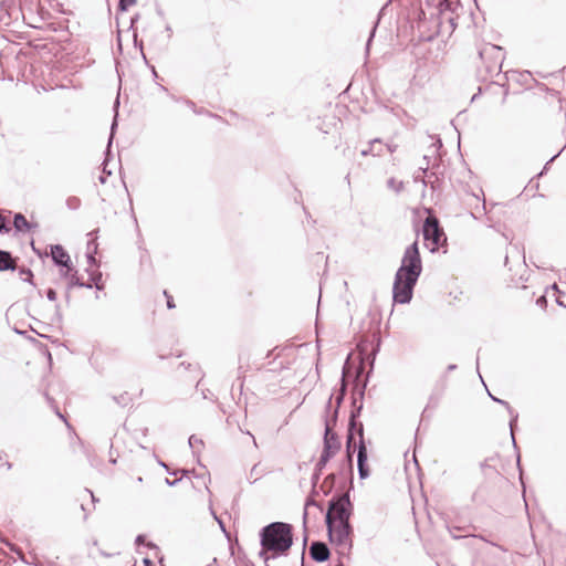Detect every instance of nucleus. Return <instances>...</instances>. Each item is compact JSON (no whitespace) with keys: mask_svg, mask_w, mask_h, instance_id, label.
<instances>
[{"mask_svg":"<svg viewBox=\"0 0 566 566\" xmlns=\"http://www.w3.org/2000/svg\"><path fill=\"white\" fill-rule=\"evenodd\" d=\"M354 512V505L349 497V492L336 493L328 502V509L325 513V525L328 542L349 553L353 548L354 530L350 524V516Z\"/></svg>","mask_w":566,"mask_h":566,"instance_id":"1","label":"nucleus"},{"mask_svg":"<svg viewBox=\"0 0 566 566\" xmlns=\"http://www.w3.org/2000/svg\"><path fill=\"white\" fill-rule=\"evenodd\" d=\"M260 551L258 556L269 566L270 559L286 556L293 545V526L285 522H271L259 532Z\"/></svg>","mask_w":566,"mask_h":566,"instance_id":"2","label":"nucleus"},{"mask_svg":"<svg viewBox=\"0 0 566 566\" xmlns=\"http://www.w3.org/2000/svg\"><path fill=\"white\" fill-rule=\"evenodd\" d=\"M479 56L482 61V65L478 70V76L481 81L495 83L492 81L494 76H500L502 72V64L504 60V51L501 46L494 44H485L480 51ZM500 84V82H496ZM505 84L503 83L502 86Z\"/></svg>","mask_w":566,"mask_h":566,"instance_id":"3","label":"nucleus"},{"mask_svg":"<svg viewBox=\"0 0 566 566\" xmlns=\"http://www.w3.org/2000/svg\"><path fill=\"white\" fill-rule=\"evenodd\" d=\"M396 273L409 275L417 279L420 277L422 273V261L417 240L406 248L401 259V264L396 271Z\"/></svg>","mask_w":566,"mask_h":566,"instance_id":"4","label":"nucleus"},{"mask_svg":"<svg viewBox=\"0 0 566 566\" xmlns=\"http://www.w3.org/2000/svg\"><path fill=\"white\" fill-rule=\"evenodd\" d=\"M419 279L403 274H395L392 284V301L397 304H409Z\"/></svg>","mask_w":566,"mask_h":566,"instance_id":"5","label":"nucleus"},{"mask_svg":"<svg viewBox=\"0 0 566 566\" xmlns=\"http://www.w3.org/2000/svg\"><path fill=\"white\" fill-rule=\"evenodd\" d=\"M422 235L426 242H430V251L436 252L447 240L443 229L440 227L439 220L434 216H428L422 226Z\"/></svg>","mask_w":566,"mask_h":566,"instance_id":"6","label":"nucleus"},{"mask_svg":"<svg viewBox=\"0 0 566 566\" xmlns=\"http://www.w3.org/2000/svg\"><path fill=\"white\" fill-rule=\"evenodd\" d=\"M340 448L342 443L338 434L328 428L327 430H324L321 457L329 461L340 450Z\"/></svg>","mask_w":566,"mask_h":566,"instance_id":"7","label":"nucleus"},{"mask_svg":"<svg viewBox=\"0 0 566 566\" xmlns=\"http://www.w3.org/2000/svg\"><path fill=\"white\" fill-rule=\"evenodd\" d=\"M310 557L316 563H324L331 558V549L325 542L313 541L310 546Z\"/></svg>","mask_w":566,"mask_h":566,"instance_id":"8","label":"nucleus"},{"mask_svg":"<svg viewBox=\"0 0 566 566\" xmlns=\"http://www.w3.org/2000/svg\"><path fill=\"white\" fill-rule=\"evenodd\" d=\"M50 255L55 266L67 269L70 268L71 258L67 251L61 244H51Z\"/></svg>","mask_w":566,"mask_h":566,"instance_id":"9","label":"nucleus"},{"mask_svg":"<svg viewBox=\"0 0 566 566\" xmlns=\"http://www.w3.org/2000/svg\"><path fill=\"white\" fill-rule=\"evenodd\" d=\"M357 471L360 480H366L370 475L367 446H357Z\"/></svg>","mask_w":566,"mask_h":566,"instance_id":"10","label":"nucleus"},{"mask_svg":"<svg viewBox=\"0 0 566 566\" xmlns=\"http://www.w3.org/2000/svg\"><path fill=\"white\" fill-rule=\"evenodd\" d=\"M489 396L491 397V399L502 406H504L511 417L510 419V432H511V437H512V442H513V446L515 449H517V446H516V441H515V437H514V429L516 427V423H517V419H518V413L510 406V403L503 399H500L493 395H491L489 392Z\"/></svg>","mask_w":566,"mask_h":566,"instance_id":"11","label":"nucleus"},{"mask_svg":"<svg viewBox=\"0 0 566 566\" xmlns=\"http://www.w3.org/2000/svg\"><path fill=\"white\" fill-rule=\"evenodd\" d=\"M348 480V489L345 492H349L354 489V462L352 459H344L339 463L338 473Z\"/></svg>","mask_w":566,"mask_h":566,"instance_id":"12","label":"nucleus"},{"mask_svg":"<svg viewBox=\"0 0 566 566\" xmlns=\"http://www.w3.org/2000/svg\"><path fill=\"white\" fill-rule=\"evenodd\" d=\"M332 399H333V395L329 396L327 402H326V406H325V417H324V430H327L331 429V430H334L336 423H337V420H338V410L337 408H334L332 410Z\"/></svg>","mask_w":566,"mask_h":566,"instance_id":"13","label":"nucleus"},{"mask_svg":"<svg viewBox=\"0 0 566 566\" xmlns=\"http://www.w3.org/2000/svg\"><path fill=\"white\" fill-rule=\"evenodd\" d=\"M18 258H14L10 251L0 249V272L15 271Z\"/></svg>","mask_w":566,"mask_h":566,"instance_id":"14","label":"nucleus"},{"mask_svg":"<svg viewBox=\"0 0 566 566\" xmlns=\"http://www.w3.org/2000/svg\"><path fill=\"white\" fill-rule=\"evenodd\" d=\"M13 228L17 232H29L38 228L36 222H29L24 214L17 212L13 216Z\"/></svg>","mask_w":566,"mask_h":566,"instance_id":"15","label":"nucleus"},{"mask_svg":"<svg viewBox=\"0 0 566 566\" xmlns=\"http://www.w3.org/2000/svg\"><path fill=\"white\" fill-rule=\"evenodd\" d=\"M363 371H364V365L361 364L359 369L357 370V375H356V378L354 380V388H353V395H352V399L354 397H356L357 401H363L364 400L365 390H366L367 382H368V378H367L363 384H360L359 377H360V374Z\"/></svg>","mask_w":566,"mask_h":566,"instance_id":"16","label":"nucleus"},{"mask_svg":"<svg viewBox=\"0 0 566 566\" xmlns=\"http://www.w3.org/2000/svg\"><path fill=\"white\" fill-rule=\"evenodd\" d=\"M98 230H94L92 232L88 233L90 237H94V239H91L88 242H87V253H86V259H87V264L90 266H98L97 264V260L95 258V254L97 252V243L95 241L96 239V234H97Z\"/></svg>","mask_w":566,"mask_h":566,"instance_id":"17","label":"nucleus"},{"mask_svg":"<svg viewBox=\"0 0 566 566\" xmlns=\"http://www.w3.org/2000/svg\"><path fill=\"white\" fill-rule=\"evenodd\" d=\"M327 463H328V460L319 457L318 461L315 464L314 472H313L312 478H311V484H312L313 493H316V488H317L318 482L321 480V475H322L324 469L326 468Z\"/></svg>","mask_w":566,"mask_h":566,"instance_id":"18","label":"nucleus"},{"mask_svg":"<svg viewBox=\"0 0 566 566\" xmlns=\"http://www.w3.org/2000/svg\"><path fill=\"white\" fill-rule=\"evenodd\" d=\"M347 434H350L352 440L356 442V437L358 438L357 446H366L365 436H364V424L361 421H356L355 428H350V421H348Z\"/></svg>","mask_w":566,"mask_h":566,"instance_id":"19","label":"nucleus"},{"mask_svg":"<svg viewBox=\"0 0 566 566\" xmlns=\"http://www.w3.org/2000/svg\"><path fill=\"white\" fill-rule=\"evenodd\" d=\"M460 530H461V527H458V526H453V527L449 528L452 537L455 538V539L471 536V537H474V538H479V539H481V541H483L485 543H489L492 546H495V547L500 548L502 552H506V548H504L502 545H500L497 543H494V542H491L490 539H488L482 534H468V535L462 536V535H458L457 532H454V531H460Z\"/></svg>","mask_w":566,"mask_h":566,"instance_id":"20","label":"nucleus"},{"mask_svg":"<svg viewBox=\"0 0 566 566\" xmlns=\"http://www.w3.org/2000/svg\"><path fill=\"white\" fill-rule=\"evenodd\" d=\"M352 407L348 421H350V428L353 429L356 426V421H359L358 418L360 417L364 403L363 401H357V398L354 397L352 399Z\"/></svg>","mask_w":566,"mask_h":566,"instance_id":"21","label":"nucleus"},{"mask_svg":"<svg viewBox=\"0 0 566 566\" xmlns=\"http://www.w3.org/2000/svg\"><path fill=\"white\" fill-rule=\"evenodd\" d=\"M380 143H381V142H380V139H379V138H375V139L370 140V142H369L368 147H367V148H365V149H363V150L360 151V155H361L363 157H366V156H368V155H373V156H381V154H382V148H381V147L376 148V145H377V144H380Z\"/></svg>","mask_w":566,"mask_h":566,"instance_id":"22","label":"nucleus"},{"mask_svg":"<svg viewBox=\"0 0 566 566\" xmlns=\"http://www.w3.org/2000/svg\"><path fill=\"white\" fill-rule=\"evenodd\" d=\"M459 6V1L439 0L437 8L441 14L450 11L453 12Z\"/></svg>","mask_w":566,"mask_h":566,"instance_id":"23","label":"nucleus"},{"mask_svg":"<svg viewBox=\"0 0 566 566\" xmlns=\"http://www.w3.org/2000/svg\"><path fill=\"white\" fill-rule=\"evenodd\" d=\"M69 283H67V287H66V302L69 303L70 302V291L73 289V287H82V285H84V281H82L78 276H77V272L73 273L69 279Z\"/></svg>","mask_w":566,"mask_h":566,"instance_id":"24","label":"nucleus"},{"mask_svg":"<svg viewBox=\"0 0 566 566\" xmlns=\"http://www.w3.org/2000/svg\"><path fill=\"white\" fill-rule=\"evenodd\" d=\"M90 281L94 284L95 289L102 291L104 289V284L102 283V273L98 270H90L87 269Z\"/></svg>","mask_w":566,"mask_h":566,"instance_id":"25","label":"nucleus"},{"mask_svg":"<svg viewBox=\"0 0 566 566\" xmlns=\"http://www.w3.org/2000/svg\"><path fill=\"white\" fill-rule=\"evenodd\" d=\"M355 450L357 451V444L354 440H352L350 434L346 436V457L345 459H352V462H354V453Z\"/></svg>","mask_w":566,"mask_h":566,"instance_id":"26","label":"nucleus"},{"mask_svg":"<svg viewBox=\"0 0 566 566\" xmlns=\"http://www.w3.org/2000/svg\"><path fill=\"white\" fill-rule=\"evenodd\" d=\"M19 275L23 282L29 283L32 286H35L33 282V272L31 271V269L25 266L19 268Z\"/></svg>","mask_w":566,"mask_h":566,"instance_id":"27","label":"nucleus"},{"mask_svg":"<svg viewBox=\"0 0 566 566\" xmlns=\"http://www.w3.org/2000/svg\"><path fill=\"white\" fill-rule=\"evenodd\" d=\"M387 187L396 193H399L403 189V182L391 177L387 180Z\"/></svg>","mask_w":566,"mask_h":566,"instance_id":"28","label":"nucleus"},{"mask_svg":"<svg viewBox=\"0 0 566 566\" xmlns=\"http://www.w3.org/2000/svg\"><path fill=\"white\" fill-rule=\"evenodd\" d=\"M441 396H442V390L440 392H438V394H432L429 397V403H428L427 408H424V410L422 411V419L426 417L427 410H428L429 407H433L434 408V407L438 406Z\"/></svg>","mask_w":566,"mask_h":566,"instance_id":"29","label":"nucleus"},{"mask_svg":"<svg viewBox=\"0 0 566 566\" xmlns=\"http://www.w3.org/2000/svg\"><path fill=\"white\" fill-rule=\"evenodd\" d=\"M113 400L122 407H126L132 402V398L127 392L120 394L118 396H113Z\"/></svg>","mask_w":566,"mask_h":566,"instance_id":"30","label":"nucleus"},{"mask_svg":"<svg viewBox=\"0 0 566 566\" xmlns=\"http://www.w3.org/2000/svg\"><path fill=\"white\" fill-rule=\"evenodd\" d=\"M81 199L76 196H70L66 201H65V205L66 207L70 209V210H77L80 209L81 207Z\"/></svg>","mask_w":566,"mask_h":566,"instance_id":"31","label":"nucleus"},{"mask_svg":"<svg viewBox=\"0 0 566 566\" xmlns=\"http://www.w3.org/2000/svg\"><path fill=\"white\" fill-rule=\"evenodd\" d=\"M261 475H262V473L259 471V464L256 463L250 470L249 479H253V480H250V483L256 482Z\"/></svg>","mask_w":566,"mask_h":566,"instance_id":"32","label":"nucleus"},{"mask_svg":"<svg viewBox=\"0 0 566 566\" xmlns=\"http://www.w3.org/2000/svg\"><path fill=\"white\" fill-rule=\"evenodd\" d=\"M1 541L9 547V549L11 552H14L20 557L21 560L25 562L21 548H19L17 545H14L13 543H11L9 541H3V539H1Z\"/></svg>","mask_w":566,"mask_h":566,"instance_id":"33","label":"nucleus"},{"mask_svg":"<svg viewBox=\"0 0 566 566\" xmlns=\"http://www.w3.org/2000/svg\"><path fill=\"white\" fill-rule=\"evenodd\" d=\"M137 0H119L117 9L120 12H125L128 10V8L136 3Z\"/></svg>","mask_w":566,"mask_h":566,"instance_id":"34","label":"nucleus"},{"mask_svg":"<svg viewBox=\"0 0 566 566\" xmlns=\"http://www.w3.org/2000/svg\"><path fill=\"white\" fill-rule=\"evenodd\" d=\"M189 447L192 449L193 454H196V446L200 444L203 446V441L199 438H197L195 434H191L188 439Z\"/></svg>","mask_w":566,"mask_h":566,"instance_id":"35","label":"nucleus"},{"mask_svg":"<svg viewBox=\"0 0 566 566\" xmlns=\"http://www.w3.org/2000/svg\"><path fill=\"white\" fill-rule=\"evenodd\" d=\"M379 19L380 17H378L377 21L374 23L371 30H370V33H369V36H368V40H367V43H366V52L368 53L369 52V46H370V43L376 34V30H377V27H378V23H379Z\"/></svg>","mask_w":566,"mask_h":566,"instance_id":"36","label":"nucleus"},{"mask_svg":"<svg viewBox=\"0 0 566 566\" xmlns=\"http://www.w3.org/2000/svg\"><path fill=\"white\" fill-rule=\"evenodd\" d=\"M77 272L73 265V263L71 262V265L70 268H60V274L62 277L64 279H69L73 273Z\"/></svg>","mask_w":566,"mask_h":566,"instance_id":"37","label":"nucleus"},{"mask_svg":"<svg viewBox=\"0 0 566 566\" xmlns=\"http://www.w3.org/2000/svg\"><path fill=\"white\" fill-rule=\"evenodd\" d=\"M11 228L6 217L0 214V233H9Z\"/></svg>","mask_w":566,"mask_h":566,"instance_id":"38","label":"nucleus"},{"mask_svg":"<svg viewBox=\"0 0 566 566\" xmlns=\"http://www.w3.org/2000/svg\"><path fill=\"white\" fill-rule=\"evenodd\" d=\"M169 475H177L178 473H181L182 476H189V474L193 473V470H187V469H180V470H170L168 468V471H166Z\"/></svg>","mask_w":566,"mask_h":566,"instance_id":"39","label":"nucleus"},{"mask_svg":"<svg viewBox=\"0 0 566 566\" xmlns=\"http://www.w3.org/2000/svg\"><path fill=\"white\" fill-rule=\"evenodd\" d=\"M345 369H346V365L343 368V375H342V379H340V388L338 390V394H340L343 396H346V392H347V382L345 380Z\"/></svg>","mask_w":566,"mask_h":566,"instance_id":"40","label":"nucleus"},{"mask_svg":"<svg viewBox=\"0 0 566 566\" xmlns=\"http://www.w3.org/2000/svg\"><path fill=\"white\" fill-rule=\"evenodd\" d=\"M336 478H337V474L336 473H329L323 483L327 484V486H332L334 489L335 486V483H336Z\"/></svg>","mask_w":566,"mask_h":566,"instance_id":"41","label":"nucleus"},{"mask_svg":"<svg viewBox=\"0 0 566 566\" xmlns=\"http://www.w3.org/2000/svg\"><path fill=\"white\" fill-rule=\"evenodd\" d=\"M317 494H318L317 491H316V493H313V491H312L311 495L306 499L305 506L321 507V505L314 500V496L317 495Z\"/></svg>","mask_w":566,"mask_h":566,"instance_id":"42","label":"nucleus"},{"mask_svg":"<svg viewBox=\"0 0 566 566\" xmlns=\"http://www.w3.org/2000/svg\"><path fill=\"white\" fill-rule=\"evenodd\" d=\"M45 293H46V298L49 301L53 302V301L56 300L57 294H56V291L54 289L49 287Z\"/></svg>","mask_w":566,"mask_h":566,"instance_id":"43","label":"nucleus"},{"mask_svg":"<svg viewBox=\"0 0 566 566\" xmlns=\"http://www.w3.org/2000/svg\"><path fill=\"white\" fill-rule=\"evenodd\" d=\"M164 294H165V296H166V298H167V307H168L169 310L175 308V307H176V305H175V302H174L172 296H171V295H169V294L167 293V291H164Z\"/></svg>","mask_w":566,"mask_h":566,"instance_id":"44","label":"nucleus"},{"mask_svg":"<svg viewBox=\"0 0 566 566\" xmlns=\"http://www.w3.org/2000/svg\"><path fill=\"white\" fill-rule=\"evenodd\" d=\"M51 409L54 411V413H55L60 419H62V420H63V421L69 426V422H67L66 418L64 417V415H63V413H61V411H60V409H59L57 405H54L53 407H51Z\"/></svg>","mask_w":566,"mask_h":566,"instance_id":"45","label":"nucleus"},{"mask_svg":"<svg viewBox=\"0 0 566 566\" xmlns=\"http://www.w3.org/2000/svg\"><path fill=\"white\" fill-rule=\"evenodd\" d=\"M135 544L138 546L146 545V536L144 534H138L136 536Z\"/></svg>","mask_w":566,"mask_h":566,"instance_id":"46","label":"nucleus"},{"mask_svg":"<svg viewBox=\"0 0 566 566\" xmlns=\"http://www.w3.org/2000/svg\"><path fill=\"white\" fill-rule=\"evenodd\" d=\"M536 305L544 308L546 307L547 305V300L544 295L539 296L537 300H536Z\"/></svg>","mask_w":566,"mask_h":566,"instance_id":"47","label":"nucleus"},{"mask_svg":"<svg viewBox=\"0 0 566 566\" xmlns=\"http://www.w3.org/2000/svg\"><path fill=\"white\" fill-rule=\"evenodd\" d=\"M43 396L50 407H53L54 405H56L55 400L46 391L43 392Z\"/></svg>","mask_w":566,"mask_h":566,"instance_id":"48","label":"nucleus"},{"mask_svg":"<svg viewBox=\"0 0 566 566\" xmlns=\"http://www.w3.org/2000/svg\"><path fill=\"white\" fill-rule=\"evenodd\" d=\"M344 399H345V396H343V395H340V394H337L336 399H335V400H336V406H335V408H337V410H338V411H339V408H340V406H342V403H343Z\"/></svg>","mask_w":566,"mask_h":566,"instance_id":"49","label":"nucleus"},{"mask_svg":"<svg viewBox=\"0 0 566 566\" xmlns=\"http://www.w3.org/2000/svg\"><path fill=\"white\" fill-rule=\"evenodd\" d=\"M560 153H562V150H560V151H558L556 155H554V156H553V157H552V158L546 163V165H545L544 169L538 174V176H543L544 171L547 169V166H548L552 161H554V160L559 156V154H560Z\"/></svg>","mask_w":566,"mask_h":566,"instance_id":"50","label":"nucleus"},{"mask_svg":"<svg viewBox=\"0 0 566 566\" xmlns=\"http://www.w3.org/2000/svg\"><path fill=\"white\" fill-rule=\"evenodd\" d=\"M180 481H181V478L180 479H175V480H169L168 478L165 479V483L168 486H176Z\"/></svg>","mask_w":566,"mask_h":566,"instance_id":"51","label":"nucleus"},{"mask_svg":"<svg viewBox=\"0 0 566 566\" xmlns=\"http://www.w3.org/2000/svg\"><path fill=\"white\" fill-rule=\"evenodd\" d=\"M321 490L323 491L324 495L327 496L332 492L333 488L327 486V484L323 483L321 485Z\"/></svg>","mask_w":566,"mask_h":566,"instance_id":"52","label":"nucleus"},{"mask_svg":"<svg viewBox=\"0 0 566 566\" xmlns=\"http://www.w3.org/2000/svg\"><path fill=\"white\" fill-rule=\"evenodd\" d=\"M103 174L106 175V176H111L112 175V171L111 170H107V157L104 159L103 161Z\"/></svg>","mask_w":566,"mask_h":566,"instance_id":"53","label":"nucleus"},{"mask_svg":"<svg viewBox=\"0 0 566 566\" xmlns=\"http://www.w3.org/2000/svg\"><path fill=\"white\" fill-rule=\"evenodd\" d=\"M386 147H387L388 151L392 154L397 150L398 145L397 144H387Z\"/></svg>","mask_w":566,"mask_h":566,"instance_id":"54","label":"nucleus"},{"mask_svg":"<svg viewBox=\"0 0 566 566\" xmlns=\"http://www.w3.org/2000/svg\"><path fill=\"white\" fill-rule=\"evenodd\" d=\"M138 19H139V14L138 13L130 18V25H129L130 29L134 28V24L138 21Z\"/></svg>","mask_w":566,"mask_h":566,"instance_id":"55","label":"nucleus"},{"mask_svg":"<svg viewBox=\"0 0 566 566\" xmlns=\"http://www.w3.org/2000/svg\"><path fill=\"white\" fill-rule=\"evenodd\" d=\"M55 315L57 317L59 321H62V314H61V307H60V304H56L55 305Z\"/></svg>","mask_w":566,"mask_h":566,"instance_id":"56","label":"nucleus"},{"mask_svg":"<svg viewBox=\"0 0 566 566\" xmlns=\"http://www.w3.org/2000/svg\"><path fill=\"white\" fill-rule=\"evenodd\" d=\"M223 533L227 534L224 522L219 517L216 520Z\"/></svg>","mask_w":566,"mask_h":566,"instance_id":"57","label":"nucleus"},{"mask_svg":"<svg viewBox=\"0 0 566 566\" xmlns=\"http://www.w3.org/2000/svg\"><path fill=\"white\" fill-rule=\"evenodd\" d=\"M186 104H187L190 108H192V109H193V112H196V113H197V111H196V104H195L192 101L187 99V101H186ZM200 113H201V112H198V114H200Z\"/></svg>","mask_w":566,"mask_h":566,"instance_id":"58","label":"nucleus"},{"mask_svg":"<svg viewBox=\"0 0 566 566\" xmlns=\"http://www.w3.org/2000/svg\"><path fill=\"white\" fill-rule=\"evenodd\" d=\"M44 354H45V357L49 359V361L51 363L52 361V355H51V352L49 350L48 347H44Z\"/></svg>","mask_w":566,"mask_h":566,"instance_id":"59","label":"nucleus"},{"mask_svg":"<svg viewBox=\"0 0 566 566\" xmlns=\"http://www.w3.org/2000/svg\"><path fill=\"white\" fill-rule=\"evenodd\" d=\"M44 354H45V357L49 359V361L51 363L52 361V355H51V352L49 350L48 347H44Z\"/></svg>","mask_w":566,"mask_h":566,"instance_id":"60","label":"nucleus"},{"mask_svg":"<svg viewBox=\"0 0 566 566\" xmlns=\"http://www.w3.org/2000/svg\"><path fill=\"white\" fill-rule=\"evenodd\" d=\"M85 492L90 494V496H91V499H92L93 504H94L95 502H97V501H98V500L95 497V495L93 494V492H92L91 490L85 489Z\"/></svg>","mask_w":566,"mask_h":566,"instance_id":"61","label":"nucleus"},{"mask_svg":"<svg viewBox=\"0 0 566 566\" xmlns=\"http://www.w3.org/2000/svg\"><path fill=\"white\" fill-rule=\"evenodd\" d=\"M143 563H144L145 566H155L153 560L149 559L148 557L144 558Z\"/></svg>","mask_w":566,"mask_h":566,"instance_id":"62","label":"nucleus"},{"mask_svg":"<svg viewBox=\"0 0 566 566\" xmlns=\"http://www.w3.org/2000/svg\"><path fill=\"white\" fill-rule=\"evenodd\" d=\"M433 147H436L437 149L441 148L442 147V142L440 138H437V140L432 144Z\"/></svg>","mask_w":566,"mask_h":566,"instance_id":"63","label":"nucleus"},{"mask_svg":"<svg viewBox=\"0 0 566 566\" xmlns=\"http://www.w3.org/2000/svg\"><path fill=\"white\" fill-rule=\"evenodd\" d=\"M149 69L151 71V74H153L154 78H158V73H157L155 66L154 65H149Z\"/></svg>","mask_w":566,"mask_h":566,"instance_id":"64","label":"nucleus"}]
</instances>
